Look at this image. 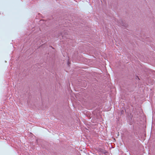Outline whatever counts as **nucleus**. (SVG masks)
Returning <instances> with one entry per match:
<instances>
[{
    "mask_svg": "<svg viewBox=\"0 0 155 155\" xmlns=\"http://www.w3.org/2000/svg\"><path fill=\"white\" fill-rule=\"evenodd\" d=\"M67 64L68 65H69V61H68V62L67 63Z\"/></svg>",
    "mask_w": 155,
    "mask_h": 155,
    "instance_id": "nucleus-1",
    "label": "nucleus"
},
{
    "mask_svg": "<svg viewBox=\"0 0 155 155\" xmlns=\"http://www.w3.org/2000/svg\"><path fill=\"white\" fill-rule=\"evenodd\" d=\"M137 78H138V79H139V77H138V76H137Z\"/></svg>",
    "mask_w": 155,
    "mask_h": 155,
    "instance_id": "nucleus-2",
    "label": "nucleus"
}]
</instances>
